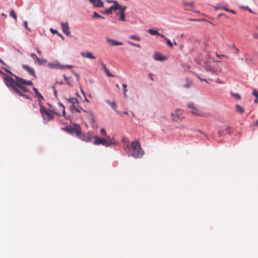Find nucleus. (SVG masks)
Wrapping results in <instances>:
<instances>
[{
    "instance_id": "nucleus-48",
    "label": "nucleus",
    "mask_w": 258,
    "mask_h": 258,
    "mask_svg": "<svg viewBox=\"0 0 258 258\" xmlns=\"http://www.w3.org/2000/svg\"><path fill=\"white\" fill-rule=\"evenodd\" d=\"M100 133L102 134L103 136H106V132L104 128H101Z\"/></svg>"
},
{
    "instance_id": "nucleus-64",
    "label": "nucleus",
    "mask_w": 258,
    "mask_h": 258,
    "mask_svg": "<svg viewBox=\"0 0 258 258\" xmlns=\"http://www.w3.org/2000/svg\"><path fill=\"white\" fill-rule=\"evenodd\" d=\"M235 53H237L239 52V49L237 48H235Z\"/></svg>"
},
{
    "instance_id": "nucleus-52",
    "label": "nucleus",
    "mask_w": 258,
    "mask_h": 258,
    "mask_svg": "<svg viewBox=\"0 0 258 258\" xmlns=\"http://www.w3.org/2000/svg\"><path fill=\"white\" fill-rule=\"evenodd\" d=\"M50 31L52 32V33L53 34H57L58 33V32L57 30H54L52 28H50Z\"/></svg>"
},
{
    "instance_id": "nucleus-26",
    "label": "nucleus",
    "mask_w": 258,
    "mask_h": 258,
    "mask_svg": "<svg viewBox=\"0 0 258 258\" xmlns=\"http://www.w3.org/2000/svg\"><path fill=\"white\" fill-rule=\"evenodd\" d=\"M190 113L192 114L200 116H204L205 115V113L203 112H202V111L199 110L197 109V110H194V111H190Z\"/></svg>"
},
{
    "instance_id": "nucleus-63",
    "label": "nucleus",
    "mask_w": 258,
    "mask_h": 258,
    "mask_svg": "<svg viewBox=\"0 0 258 258\" xmlns=\"http://www.w3.org/2000/svg\"><path fill=\"white\" fill-rule=\"evenodd\" d=\"M215 82L218 83H223V82L222 81H220L219 79L216 80Z\"/></svg>"
},
{
    "instance_id": "nucleus-21",
    "label": "nucleus",
    "mask_w": 258,
    "mask_h": 258,
    "mask_svg": "<svg viewBox=\"0 0 258 258\" xmlns=\"http://www.w3.org/2000/svg\"><path fill=\"white\" fill-rule=\"evenodd\" d=\"M47 67L50 69H60L61 64L56 62H49L47 64Z\"/></svg>"
},
{
    "instance_id": "nucleus-56",
    "label": "nucleus",
    "mask_w": 258,
    "mask_h": 258,
    "mask_svg": "<svg viewBox=\"0 0 258 258\" xmlns=\"http://www.w3.org/2000/svg\"><path fill=\"white\" fill-rule=\"evenodd\" d=\"M199 79H200L201 81H205V82H206V83H208V81H207V80L205 79L201 78H200V77H199Z\"/></svg>"
},
{
    "instance_id": "nucleus-38",
    "label": "nucleus",
    "mask_w": 258,
    "mask_h": 258,
    "mask_svg": "<svg viewBox=\"0 0 258 258\" xmlns=\"http://www.w3.org/2000/svg\"><path fill=\"white\" fill-rule=\"evenodd\" d=\"M92 18H101V19H104V17L101 16V15H99L97 13H96V12H94L93 13V15L92 16Z\"/></svg>"
},
{
    "instance_id": "nucleus-45",
    "label": "nucleus",
    "mask_w": 258,
    "mask_h": 258,
    "mask_svg": "<svg viewBox=\"0 0 258 258\" xmlns=\"http://www.w3.org/2000/svg\"><path fill=\"white\" fill-rule=\"evenodd\" d=\"M73 67L71 65H62L61 64L60 69H71Z\"/></svg>"
},
{
    "instance_id": "nucleus-17",
    "label": "nucleus",
    "mask_w": 258,
    "mask_h": 258,
    "mask_svg": "<svg viewBox=\"0 0 258 258\" xmlns=\"http://www.w3.org/2000/svg\"><path fill=\"white\" fill-rule=\"evenodd\" d=\"M33 90H34L36 97L38 98V101L39 102V104H41V101L44 99L42 95L38 92V90L36 88H33Z\"/></svg>"
},
{
    "instance_id": "nucleus-51",
    "label": "nucleus",
    "mask_w": 258,
    "mask_h": 258,
    "mask_svg": "<svg viewBox=\"0 0 258 258\" xmlns=\"http://www.w3.org/2000/svg\"><path fill=\"white\" fill-rule=\"evenodd\" d=\"M225 10L227 11V12H231V13H232L233 14H235V11H234L233 10H230V9H228L227 8H225Z\"/></svg>"
},
{
    "instance_id": "nucleus-28",
    "label": "nucleus",
    "mask_w": 258,
    "mask_h": 258,
    "mask_svg": "<svg viewBox=\"0 0 258 258\" xmlns=\"http://www.w3.org/2000/svg\"><path fill=\"white\" fill-rule=\"evenodd\" d=\"M185 81L186 83L184 85V87L186 88H188L193 85V82L187 78L186 79Z\"/></svg>"
},
{
    "instance_id": "nucleus-18",
    "label": "nucleus",
    "mask_w": 258,
    "mask_h": 258,
    "mask_svg": "<svg viewBox=\"0 0 258 258\" xmlns=\"http://www.w3.org/2000/svg\"><path fill=\"white\" fill-rule=\"evenodd\" d=\"M105 101L109 105L112 109L118 114L121 115V112L116 110L117 105L114 102H111L108 100H105Z\"/></svg>"
},
{
    "instance_id": "nucleus-55",
    "label": "nucleus",
    "mask_w": 258,
    "mask_h": 258,
    "mask_svg": "<svg viewBox=\"0 0 258 258\" xmlns=\"http://www.w3.org/2000/svg\"><path fill=\"white\" fill-rule=\"evenodd\" d=\"M0 63L6 66V64L5 63V62L3 60H2L1 58H0Z\"/></svg>"
},
{
    "instance_id": "nucleus-6",
    "label": "nucleus",
    "mask_w": 258,
    "mask_h": 258,
    "mask_svg": "<svg viewBox=\"0 0 258 258\" xmlns=\"http://www.w3.org/2000/svg\"><path fill=\"white\" fill-rule=\"evenodd\" d=\"M95 140L93 142V144L95 145H98L101 144L105 147H108V143L106 142V139L103 138H100L98 137L95 136L93 137Z\"/></svg>"
},
{
    "instance_id": "nucleus-39",
    "label": "nucleus",
    "mask_w": 258,
    "mask_h": 258,
    "mask_svg": "<svg viewBox=\"0 0 258 258\" xmlns=\"http://www.w3.org/2000/svg\"><path fill=\"white\" fill-rule=\"evenodd\" d=\"M47 62V60L46 59H40V58H38V59L37 60V63L39 65H41V64H42V63L43 62Z\"/></svg>"
},
{
    "instance_id": "nucleus-62",
    "label": "nucleus",
    "mask_w": 258,
    "mask_h": 258,
    "mask_svg": "<svg viewBox=\"0 0 258 258\" xmlns=\"http://www.w3.org/2000/svg\"><path fill=\"white\" fill-rule=\"evenodd\" d=\"M53 94L55 97H57V91L55 89L54 90Z\"/></svg>"
},
{
    "instance_id": "nucleus-19",
    "label": "nucleus",
    "mask_w": 258,
    "mask_h": 258,
    "mask_svg": "<svg viewBox=\"0 0 258 258\" xmlns=\"http://www.w3.org/2000/svg\"><path fill=\"white\" fill-rule=\"evenodd\" d=\"M106 41L107 42L111 43V44L113 46H117V45H123V43L121 42H118L116 40L110 39L109 38H106Z\"/></svg>"
},
{
    "instance_id": "nucleus-11",
    "label": "nucleus",
    "mask_w": 258,
    "mask_h": 258,
    "mask_svg": "<svg viewBox=\"0 0 258 258\" xmlns=\"http://www.w3.org/2000/svg\"><path fill=\"white\" fill-rule=\"evenodd\" d=\"M181 3L182 6L185 10H190V8H193L194 6L193 2H186L184 0H182Z\"/></svg>"
},
{
    "instance_id": "nucleus-3",
    "label": "nucleus",
    "mask_w": 258,
    "mask_h": 258,
    "mask_svg": "<svg viewBox=\"0 0 258 258\" xmlns=\"http://www.w3.org/2000/svg\"><path fill=\"white\" fill-rule=\"evenodd\" d=\"M40 112L44 120H50L53 118V114L50 110L46 109L41 104L40 105Z\"/></svg>"
},
{
    "instance_id": "nucleus-23",
    "label": "nucleus",
    "mask_w": 258,
    "mask_h": 258,
    "mask_svg": "<svg viewBox=\"0 0 258 258\" xmlns=\"http://www.w3.org/2000/svg\"><path fill=\"white\" fill-rule=\"evenodd\" d=\"M14 93L19 95L20 96L23 97L26 99H29V97L28 95L23 94V93L19 89H14Z\"/></svg>"
},
{
    "instance_id": "nucleus-43",
    "label": "nucleus",
    "mask_w": 258,
    "mask_h": 258,
    "mask_svg": "<svg viewBox=\"0 0 258 258\" xmlns=\"http://www.w3.org/2000/svg\"><path fill=\"white\" fill-rule=\"evenodd\" d=\"M187 106L188 108L192 109L195 110H197V108L195 107L194 104L193 103H189L187 104Z\"/></svg>"
},
{
    "instance_id": "nucleus-15",
    "label": "nucleus",
    "mask_w": 258,
    "mask_h": 258,
    "mask_svg": "<svg viewBox=\"0 0 258 258\" xmlns=\"http://www.w3.org/2000/svg\"><path fill=\"white\" fill-rule=\"evenodd\" d=\"M154 58L155 60L158 61H163L166 59V57L165 56L162 55L161 53L159 52L155 53Z\"/></svg>"
},
{
    "instance_id": "nucleus-54",
    "label": "nucleus",
    "mask_w": 258,
    "mask_h": 258,
    "mask_svg": "<svg viewBox=\"0 0 258 258\" xmlns=\"http://www.w3.org/2000/svg\"><path fill=\"white\" fill-rule=\"evenodd\" d=\"M4 70H5V71L8 73H9V74H10V75H12V76H14V74H13V73H12L10 70H7V69H5V68H4Z\"/></svg>"
},
{
    "instance_id": "nucleus-40",
    "label": "nucleus",
    "mask_w": 258,
    "mask_h": 258,
    "mask_svg": "<svg viewBox=\"0 0 258 258\" xmlns=\"http://www.w3.org/2000/svg\"><path fill=\"white\" fill-rule=\"evenodd\" d=\"M127 42L131 45L132 46H135V47H138V48H140L141 47V45L139 44H135L131 41H127Z\"/></svg>"
},
{
    "instance_id": "nucleus-10",
    "label": "nucleus",
    "mask_w": 258,
    "mask_h": 258,
    "mask_svg": "<svg viewBox=\"0 0 258 258\" xmlns=\"http://www.w3.org/2000/svg\"><path fill=\"white\" fill-rule=\"evenodd\" d=\"M83 112H84V116L87 118L89 121L94 122L95 119L94 118L93 114L92 112L89 111H87L85 110H83Z\"/></svg>"
},
{
    "instance_id": "nucleus-1",
    "label": "nucleus",
    "mask_w": 258,
    "mask_h": 258,
    "mask_svg": "<svg viewBox=\"0 0 258 258\" xmlns=\"http://www.w3.org/2000/svg\"><path fill=\"white\" fill-rule=\"evenodd\" d=\"M131 148L134 153L130 154V156L135 158H141L143 155L144 152L141 148L138 141L135 140L132 142L131 143Z\"/></svg>"
},
{
    "instance_id": "nucleus-42",
    "label": "nucleus",
    "mask_w": 258,
    "mask_h": 258,
    "mask_svg": "<svg viewBox=\"0 0 258 258\" xmlns=\"http://www.w3.org/2000/svg\"><path fill=\"white\" fill-rule=\"evenodd\" d=\"M165 40L166 41L167 45L170 47L172 48L173 47V43L171 42V41L167 38H165Z\"/></svg>"
},
{
    "instance_id": "nucleus-34",
    "label": "nucleus",
    "mask_w": 258,
    "mask_h": 258,
    "mask_svg": "<svg viewBox=\"0 0 258 258\" xmlns=\"http://www.w3.org/2000/svg\"><path fill=\"white\" fill-rule=\"evenodd\" d=\"M58 106L60 108V109L62 110V114H63V116L64 117H65V114H66V112H65V108H64V106H63V105L60 103V102H59L58 103Z\"/></svg>"
},
{
    "instance_id": "nucleus-53",
    "label": "nucleus",
    "mask_w": 258,
    "mask_h": 258,
    "mask_svg": "<svg viewBox=\"0 0 258 258\" xmlns=\"http://www.w3.org/2000/svg\"><path fill=\"white\" fill-rule=\"evenodd\" d=\"M189 21H201L203 20V19H189Z\"/></svg>"
},
{
    "instance_id": "nucleus-13",
    "label": "nucleus",
    "mask_w": 258,
    "mask_h": 258,
    "mask_svg": "<svg viewBox=\"0 0 258 258\" xmlns=\"http://www.w3.org/2000/svg\"><path fill=\"white\" fill-rule=\"evenodd\" d=\"M81 55L82 56L84 57L90 58L91 59H94L96 58L92 52L88 51H87L86 52H82L81 53Z\"/></svg>"
},
{
    "instance_id": "nucleus-25",
    "label": "nucleus",
    "mask_w": 258,
    "mask_h": 258,
    "mask_svg": "<svg viewBox=\"0 0 258 258\" xmlns=\"http://www.w3.org/2000/svg\"><path fill=\"white\" fill-rule=\"evenodd\" d=\"M67 101L72 104L71 105L77 104L78 105L79 102L78 99L76 98L71 97L67 99Z\"/></svg>"
},
{
    "instance_id": "nucleus-37",
    "label": "nucleus",
    "mask_w": 258,
    "mask_h": 258,
    "mask_svg": "<svg viewBox=\"0 0 258 258\" xmlns=\"http://www.w3.org/2000/svg\"><path fill=\"white\" fill-rule=\"evenodd\" d=\"M30 56L33 59V60H34V62L35 63H37V60L38 59V57L37 56V55L34 53H32L31 54H30Z\"/></svg>"
},
{
    "instance_id": "nucleus-47",
    "label": "nucleus",
    "mask_w": 258,
    "mask_h": 258,
    "mask_svg": "<svg viewBox=\"0 0 258 258\" xmlns=\"http://www.w3.org/2000/svg\"><path fill=\"white\" fill-rule=\"evenodd\" d=\"M241 8L248 10L250 13H253V11L248 6H242Z\"/></svg>"
},
{
    "instance_id": "nucleus-49",
    "label": "nucleus",
    "mask_w": 258,
    "mask_h": 258,
    "mask_svg": "<svg viewBox=\"0 0 258 258\" xmlns=\"http://www.w3.org/2000/svg\"><path fill=\"white\" fill-rule=\"evenodd\" d=\"M24 84L31 86L33 84V83L31 81H27L25 80Z\"/></svg>"
},
{
    "instance_id": "nucleus-16",
    "label": "nucleus",
    "mask_w": 258,
    "mask_h": 258,
    "mask_svg": "<svg viewBox=\"0 0 258 258\" xmlns=\"http://www.w3.org/2000/svg\"><path fill=\"white\" fill-rule=\"evenodd\" d=\"M22 67L30 75L33 76L34 77H35V72H34V70L32 68H30L29 66H28V65H26V64H23Z\"/></svg>"
},
{
    "instance_id": "nucleus-35",
    "label": "nucleus",
    "mask_w": 258,
    "mask_h": 258,
    "mask_svg": "<svg viewBox=\"0 0 258 258\" xmlns=\"http://www.w3.org/2000/svg\"><path fill=\"white\" fill-rule=\"evenodd\" d=\"M10 15L11 17L13 18L15 20H17V15L15 14V11L14 10H12L10 12Z\"/></svg>"
},
{
    "instance_id": "nucleus-59",
    "label": "nucleus",
    "mask_w": 258,
    "mask_h": 258,
    "mask_svg": "<svg viewBox=\"0 0 258 258\" xmlns=\"http://www.w3.org/2000/svg\"><path fill=\"white\" fill-rule=\"evenodd\" d=\"M107 2L110 3H113L114 4V2H117L116 1H112V0H108Z\"/></svg>"
},
{
    "instance_id": "nucleus-27",
    "label": "nucleus",
    "mask_w": 258,
    "mask_h": 258,
    "mask_svg": "<svg viewBox=\"0 0 258 258\" xmlns=\"http://www.w3.org/2000/svg\"><path fill=\"white\" fill-rule=\"evenodd\" d=\"M76 104L71 105L70 107V109L72 113L75 112H80V110H79V108L76 106Z\"/></svg>"
},
{
    "instance_id": "nucleus-24",
    "label": "nucleus",
    "mask_w": 258,
    "mask_h": 258,
    "mask_svg": "<svg viewBox=\"0 0 258 258\" xmlns=\"http://www.w3.org/2000/svg\"><path fill=\"white\" fill-rule=\"evenodd\" d=\"M106 136V141L108 143V146H110L111 145H115V142L113 141V138L109 136Z\"/></svg>"
},
{
    "instance_id": "nucleus-61",
    "label": "nucleus",
    "mask_w": 258,
    "mask_h": 258,
    "mask_svg": "<svg viewBox=\"0 0 258 258\" xmlns=\"http://www.w3.org/2000/svg\"><path fill=\"white\" fill-rule=\"evenodd\" d=\"M245 60L246 61H252V58H245Z\"/></svg>"
},
{
    "instance_id": "nucleus-58",
    "label": "nucleus",
    "mask_w": 258,
    "mask_h": 258,
    "mask_svg": "<svg viewBox=\"0 0 258 258\" xmlns=\"http://www.w3.org/2000/svg\"><path fill=\"white\" fill-rule=\"evenodd\" d=\"M253 38H255V39H258V33L257 34H254L253 35Z\"/></svg>"
},
{
    "instance_id": "nucleus-7",
    "label": "nucleus",
    "mask_w": 258,
    "mask_h": 258,
    "mask_svg": "<svg viewBox=\"0 0 258 258\" xmlns=\"http://www.w3.org/2000/svg\"><path fill=\"white\" fill-rule=\"evenodd\" d=\"M78 137L79 139H80L83 141L86 142H90L92 141V136L89 134H77Z\"/></svg>"
},
{
    "instance_id": "nucleus-44",
    "label": "nucleus",
    "mask_w": 258,
    "mask_h": 258,
    "mask_svg": "<svg viewBox=\"0 0 258 258\" xmlns=\"http://www.w3.org/2000/svg\"><path fill=\"white\" fill-rule=\"evenodd\" d=\"M252 94L257 99H258V91L255 89H253L252 92Z\"/></svg>"
},
{
    "instance_id": "nucleus-20",
    "label": "nucleus",
    "mask_w": 258,
    "mask_h": 258,
    "mask_svg": "<svg viewBox=\"0 0 258 258\" xmlns=\"http://www.w3.org/2000/svg\"><path fill=\"white\" fill-rule=\"evenodd\" d=\"M14 76L16 79V86L24 84L25 80L16 75H14Z\"/></svg>"
},
{
    "instance_id": "nucleus-29",
    "label": "nucleus",
    "mask_w": 258,
    "mask_h": 258,
    "mask_svg": "<svg viewBox=\"0 0 258 258\" xmlns=\"http://www.w3.org/2000/svg\"><path fill=\"white\" fill-rule=\"evenodd\" d=\"M235 107H236V111L238 113H239L240 114L244 113V109L242 106H240L239 105H236L235 106Z\"/></svg>"
},
{
    "instance_id": "nucleus-4",
    "label": "nucleus",
    "mask_w": 258,
    "mask_h": 258,
    "mask_svg": "<svg viewBox=\"0 0 258 258\" xmlns=\"http://www.w3.org/2000/svg\"><path fill=\"white\" fill-rule=\"evenodd\" d=\"M231 129L230 127L227 125H223L218 130V134L219 136H224L226 134H230Z\"/></svg>"
},
{
    "instance_id": "nucleus-9",
    "label": "nucleus",
    "mask_w": 258,
    "mask_h": 258,
    "mask_svg": "<svg viewBox=\"0 0 258 258\" xmlns=\"http://www.w3.org/2000/svg\"><path fill=\"white\" fill-rule=\"evenodd\" d=\"M61 27L62 32L64 33H65L67 36H70L71 34V32L70 31L68 22L61 23Z\"/></svg>"
},
{
    "instance_id": "nucleus-5",
    "label": "nucleus",
    "mask_w": 258,
    "mask_h": 258,
    "mask_svg": "<svg viewBox=\"0 0 258 258\" xmlns=\"http://www.w3.org/2000/svg\"><path fill=\"white\" fill-rule=\"evenodd\" d=\"M179 111V109H176L175 111V113H171V119L173 121L179 122L182 120V114L178 112Z\"/></svg>"
},
{
    "instance_id": "nucleus-60",
    "label": "nucleus",
    "mask_w": 258,
    "mask_h": 258,
    "mask_svg": "<svg viewBox=\"0 0 258 258\" xmlns=\"http://www.w3.org/2000/svg\"><path fill=\"white\" fill-rule=\"evenodd\" d=\"M36 52L39 54V55H41V51L38 49H37L36 50Z\"/></svg>"
},
{
    "instance_id": "nucleus-41",
    "label": "nucleus",
    "mask_w": 258,
    "mask_h": 258,
    "mask_svg": "<svg viewBox=\"0 0 258 258\" xmlns=\"http://www.w3.org/2000/svg\"><path fill=\"white\" fill-rule=\"evenodd\" d=\"M126 9V7L125 6H121L119 5V6L117 8V10H119V11L123 12L124 13V11Z\"/></svg>"
},
{
    "instance_id": "nucleus-30",
    "label": "nucleus",
    "mask_w": 258,
    "mask_h": 258,
    "mask_svg": "<svg viewBox=\"0 0 258 258\" xmlns=\"http://www.w3.org/2000/svg\"><path fill=\"white\" fill-rule=\"evenodd\" d=\"M24 84H22V85H17L16 86V87H17L18 88H19V90H20V91H21L22 92H28L29 90L28 89H27L24 86Z\"/></svg>"
},
{
    "instance_id": "nucleus-8",
    "label": "nucleus",
    "mask_w": 258,
    "mask_h": 258,
    "mask_svg": "<svg viewBox=\"0 0 258 258\" xmlns=\"http://www.w3.org/2000/svg\"><path fill=\"white\" fill-rule=\"evenodd\" d=\"M119 6L118 2H114V5L110 8L106 9L105 11L101 12L103 14H110L112 13V11H116Z\"/></svg>"
},
{
    "instance_id": "nucleus-22",
    "label": "nucleus",
    "mask_w": 258,
    "mask_h": 258,
    "mask_svg": "<svg viewBox=\"0 0 258 258\" xmlns=\"http://www.w3.org/2000/svg\"><path fill=\"white\" fill-rule=\"evenodd\" d=\"M116 16L119 17V21L123 22L126 21L124 12L119 10V11L116 13Z\"/></svg>"
},
{
    "instance_id": "nucleus-31",
    "label": "nucleus",
    "mask_w": 258,
    "mask_h": 258,
    "mask_svg": "<svg viewBox=\"0 0 258 258\" xmlns=\"http://www.w3.org/2000/svg\"><path fill=\"white\" fill-rule=\"evenodd\" d=\"M147 32L152 35H159V32L156 30L149 29L147 30Z\"/></svg>"
},
{
    "instance_id": "nucleus-14",
    "label": "nucleus",
    "mask_w": 258,
    "mask_h": 258,
    "mask_svg": "<svg viewBox=\"0 0 258 258\" xmlns=\"http://www.w3.org/2000/svg\"><path fill=\"white\" fill-rule=\"evenodd\" d=\"M99 61L101 64V66H102V69L103 70V71L105 72V73H106V74L107 75V76L108 77H113V75H112L109 71L108 69L107 68L105 64L102 62V61L101 60V59H99Z\"/></svg>"
},
{
    "instance_id": "nucleus-12",
    "label": "nucleus",
    "mask_w": 258,
    "mask_h": 258,
    "mask_svg": "<svg viewBox=\"0 0 258 258\" xmlns=\"http://www.w3.org/2000/svg\"><path fill=\"white\" fill-rule=\"evenodd\" d=\"M89 1L94 7H103L104 5L103 2L101 0H89Z\"/></svg>"
},
{
    "instance_id": "nucleus-36",
    "label": "nucleus",
    "mask_w": 258,
    "mask_h": 258,
    "mask_svg": "<svg viewBox=\"0 0 258 258\" xmlns=\"http://www.w3.org/2000/svg\"><path fill=\"white\" fill-rule=\"evenodd\" d=\"M123 87V95L125 97H127L126 92H127V89H126V85L125 84H122Z\"/></svg>"
},
{
    "instance_id": "nucleus-32",
    "label": "nucleus",
    "mask_w": 258,
    "mask_h": 258,
    "mask_svg": "<svg viewBox=\"0 0 258 258\" xmlns=\"http://www.w3.org/2000/svg\"><path fill=\"white\" fill-rule=\"evenodd\" d=\"M230 94L233 97H234L236 100H239L241 99V96H240V94H239L238 93L231 92Z\"/></svg>"
},
{
    "instance_id": "nucleus-50",
    "label": "nucleus",
    "mask_w": 258,
    "mask_h": 258,
    "mask_svg": "<svg viewBox=\"0 0 258 258\" xmlns=\"http://www.w3.org/2000/svg\"><path fill=\"white\" fill-rule=\"evenodd\" d=\"M72 73L76 77L77 80L79 81V74H77V73L75 72L74 71H72Z\"/></svg>"
},
{
    "instance_id": "nucleus-57",
    "label": "nucleus",
    "mask_w": 258,
    "mask_h": 258,
    "mask_svg": "<svg viewBox=\"0 0 258 258\" xmlns=\"http://www.w3.org/2000/svg\"><path fill=\"white\" fill-rule=\"evenodd\" d=\"M158 36L161 37L162 38H164L165 39V38H166L163 34H160L159 33Z\"/></svg>"
},
{
    "instance_id": "nucleus-46",
    "label": "nucleus",
    "mask_w": 258,
    "mask_h": 258,
    "mask_svg": "<svg viewBox=\"0 0 258 258\" xmlns=\"http://www.w3.org/2000/svg\"><path fill=\"white\" fill-rule=\"evenodd\" d=\"M24 26L25 28L29 31L31 32V30L28 26V22L26 21H24Z\"/></svg>"
},
{
    "instance_id": "nucleus-33",
    "label": "nucleus",
    "mask_w": 258,
    "mask_h": 258,
    "mask_svg": "<svg viewBox=\"0 0 258 258\" xmlns=\"http://www.w3.org/2000/svg\"><path fill=\"white\" fill-rule=\"evenodd\" d=\"M129 38L133 40H135L137 41H140L141 40V38L137 35H132L129 36Z\"/></svg>"
},
{
    "instance_id": "nucleus-2",
    "label": "nucleus",
    "mask_w": 258,
    "mask_h": 258,
    "mask_svg": "<svg viewBox=\"0 0 258 258\" xmlns=\"http://www.w3.org/2000/svg\"><path fill=\"white\" fill-rule=\"evenodd\" d=\"M3 75L4 76L3 80L5 84L8 88H10L11 91L14 93V89H18V88L16 87L15 80L9 76L6 75L5 73Z\"/></svg>"
}]
</instances>
